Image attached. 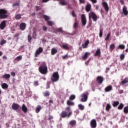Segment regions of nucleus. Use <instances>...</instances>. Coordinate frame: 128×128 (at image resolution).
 <instances>
[{
	"label": "nucleus",
	"instance_id": "1",
	"mask_svg": "<svg viewBox=\"0 0 128 128\" xmlns=\"http://www.w3.org/2000/svg\"><path fill=\"white\" fill-rule=\"evenodd\" d=\"M66 111L63 110L60 114V116L62 118H68L72 114V111L71 110L70 107H66Z\"/></svg>",
	"mask_w": 128,
	"mask_h": 128
},
{
	"label": "nucleus",
	"instance_id": "2",
	"mask_svg": "<svg viewBox=\"0 0 128 128\" xmlns=\"http://www.w3.org/2000/svg\"><path fill=\"white\" fill-rule=\"evenodd\" d=\"M8 11L5 8L0 9V20H4L8 16Z\"/></svg>",
	"mask_w": 128,
	"mask_h": 128
},
{
	"label": "nucleus",
	"instance_id": "3",
	"mask_svg": "<svg viewBox=\"0 0 128 128\" xmlns=\"http://www.w3.org/2000/svg\"><path fill=\"white\" fill-rule=\"evenodd\" d=\"M38 71L42 74H48V67L46 65L40 66L38 68Z\"/></svg>",
	"mask_w": 128,
	"mask_h": 128
},
{
	"label": "nucleus",
	"instance_id": "4",
	"mask_svg": "<svg viewBox=\"0 0 128 128\" xmlns=\"http://www.w3.org/2000/svg\"><path fill=\"white\" fill-rule=\"evenodd\" d=\"M60 79V76L58 72H54L53 73L52 76H51L50 80L51 81L53 82H58Z\"/></svg>",
	"mask_w": 128,
	"mask_h": 128
},
{
	"label": "nucleus",
	"instance_id": "5",
	"mask_svg": "<svg viewBox=\"0 0 128 128\" xmlns=\"http://www.w3.org/2000/svg\"><path fill=\"white\" fill-rule=\"evenodd\" d=\"M89 16V20H90L91 18L92 19L93 22H96L98 19V17L96 16V14H95V13L93 12H91L88 14Z\"/></svg>",
	"mask_w": 128,
	"mask_h": 128
},
{
	"label": "nucleus",
	"instance_id": "6",
	"mask_svg": "<svg viewBox=\"0 0 128 128\" xmlns=\"http://www.w3.org/2000/svg\"><path fill=\"white\" fill-rule=\"evenodd\" d=\"M88 92H86L80 95V97L82 98L80 100V102H86L88 100Z\"/></svg>",
	"mask_w": 128,
	"mask_h": 128
},
{
	"label": "nucleus",
	"instance_id": "7",
	"mask_svg": "<svg viewBox=\"0 0 128 128\" xmlns=\"http://www.w3.org/2000/svg\"><path fill=\"white\" fill-rule=\"evenodd\" d=\"M42 52L43 48L41 47H40L38 50H36L34 56H35V58L38 57V56H40V54H42Z\"/></svg>",
	"mask_w": 128,
	"mask_h": 128
},
{
	"label": "nucleus",
	"instance_id": "8",
	"mask_svg": "<svg viewBox=\"0 0 128 128\" xmlns=\"http://www.w3.org/2000/svg\"><path fill=\"white\" fill-rule=\"evenodd\" d=\"M102 6H103V7L104 8L105 12H108L109 6H108V4H107L106 2H102Z\"/></svg>",
	"mask_w": 128,
	"mask_h": 128
},
{
	"label": "nucleus",
	"instance_id": "9",
	"mask_svg": "<svg viewBox=\"0 0 128 128\" xmlns=\"http://www.w3.org/2000/svg\"><path fill=\"white\" fill-rule=\"evenodd\" d=\"M62 48L66 50H70V46L68 45L67 43H62V46H60Z\"/></svg>",
	"mask_w": 128,
	"mask_h": 128
},
{
	"label": "nucleus",
	"instance_id": "10",
	"mask_svg": "<svg viewBox=\"0 0 128 128\" xmlns=\"http://www.w3.org/2000/svg\"><path fill=\"white\" fill-rule=\"evenodd\" d=\"M81 21L82 22V24L83 26H85L86 24V20L85 14H82L81 16Z\"/></svg>",
	"mask_w": 128,
	"mask_h": 128
},
{
	"label": "nucleus",
	"instance_id": "11",
	"mask_svg": "<svg viewBox=\"0 0 128 128\" xmlns=\"http://www.w3.org/2000/svg\"><path fill=\"white\" fill-rule=\"evenodd\" d=\"M104 80V78L102 76H98V77L96 79V80H97V82L99 84H102V82H103Z\"/></svg>",
	"mask_w": 128,
	"mask_h": 128
},
{
	"label": "nucleus",
	"instance_id": "12",
	"mask_svg": "<svg viewBox=\"0 0 128 128\" xmlns=\"http://www.w3.org/2000/svg\"><path fill=\"white\" fill-rule=\"evenodd\" d=\"M90 124L92 128H96L97 126L96 120H92Z\"/></svg>",
	"mask_w": 128,
	"mask_h": 128
},
{
	"label": "nucleus",
	"instance_id": "13",
	"mask_svg": "<svg viewBox=\"0 0 128 128\" xmlns=\"http://www.w3.org/2000/svg\"><path fill=\"white\" fill-rule=\"evenodd\" d=\"M6 26V20H4L0 24V29L3 30L4 29Z\"/></svg>",
	"mask_w": 128,
	"mask_h": 128
},
{
	"label": "nucleus",
	"instance_id": "14",
	"mask_svg": "<svg viewBox=\"0 0 128 128\" xmlns=\"http://www.w3.org/2000/svg\"><path fill=\"white\" fill-rule=\"evenodd\" d=\"M20 108V106L17 104L13 103L12 105V109L14 110H16Z\"/></svg>",
	"mask_w": 128,
	"mask_h": 128
},
{
	"label": "nucleus",
	"instance_id": "15",
	"mask_svg": "<svg viewBox=\"0 0 128 128\" xmlns=\"http://www.w3.org/2000/svg\"><path fill=\"white\" fill-rule=\"evenodd\" d=\"M19 27L20 28V29L21 30L23 31L24 30H26V23H21L20 24V26H19Z\"/></svg>",
	"mask_w": 128,
	"mask_h": 128
},
{
	"label": "nucleus",
	"instance_id": "16",
	"mask_svg": "<svg viewBox=\"0 0 128 128\" xmlns=\"http://www.w3.org/2000/svg\"><path fill=\"white\" fill-rule=\"evenodd\" d=\"M122 12L125 16H127L128 15V11L127 10V8L126 6H123Z\"/></svg>",
	"mask_w": 128,
	"mask_h": 128
},
{
	"label": "nucleus",
	"instance_id": "17",
	"mask_svg": "<svg viewBox=\"0 0 128 128\" xmlns=\"http://www.w3.org/2000/svg\"><path fill=\"white\" fill-rule=\"evenodd\" d=\"M92 8V6L90 4H86V10L87 12H90Z\"/></svg>",
	"mask_w": 128,
	"mask_h": 128
},
{
	"label": "nucleus",
	"instance_id": "18",
	"mask_svg": "<svg viewBox=\"0 0 128 128\" xmlns=\"http://www.w3.org/2000/svg\"><path fill=\"white\" fill-rule=\"evenodd\" d=\"M58 2H60L59 3L62 6H66L67 5V2L65 1V0H54Z\"/></svg>",
	"mask_w": 128,
	"mask_h": 128
},
{
	"label": "nucleus",
	"instance_id": "19",
	"mask_svg": "<svg viewBox=\"0 0 128 128\" xmlns=\"http://www.w3.org/2000/svg\"><path fill=\"white\" fill-rule=\"evenodd\" d=\"M90 44V42L89 40H86L85 42V43H83L82 44V46L83 48H88V45Z\"/></svg>",
	"mask_w": 128,
	"mask_h": 128
},
{
	"label": "nucleus",
	"instance_id": "20",
	"mask_svg": "<svg viewBox=\"0 0 128 128\" xmlns=\"http://www.w3.org/2000/svg\"><path fill=\"white\" fill-rule=\"evenodd\" d=\"M22 111H23L24 114H26L28 112V108L26 107V106L24 104L22 105Z\"/></svg>",
	"mask_w": 128,
	"mask_h": 128
},
{
	"label": "nucleus",
	"instance_id": "21",
	"mask_svg": "<svg viewBox=\"0 0 128 128\" xmlns=\"http://www.w3.org/2000/svg\"><path fill=\"white\" fill-rule=\"evenodd\" d=\"M112 85H110L109 86H108L106 88H105L104 90L106 92H109L112 91Z\"/></svg>",
	"mask_w": 128,
	"mask_h": 128
},
{
	"label": "nucleus",
	"instance_id": "22",
	"mask_svg": "<svg viewBox=\"0 0 128 128\" xmlns=\"http://www.w3.org/2000/svg\"><path fill=\"white\" fill-rule=\"evenodd\" d=\"M69 124L71 126H76V120H71L70 121Z\"/></svg>",
	"mask_w": 128,
	"mask_h": 128
},
{
	"label": "nucleus",
	"instance_id": "23",
	"mask_svg": "<svg viewBox=\"0 0 128 128\" xmlns=\"http://www.w3.org/2000/svg\"><path fill=\"white\" fill-rule=\"evenodd\" d=\"M100 54H101L100 49L98 48V50H96V52L94 54V56L100 57Z\"/></svg>",
	"mask_w": 128,
	"mask_h": 128
},
{
	"label": "nucleus",
	"instance_id": "24",
	"mask_svg": "<svg viewBox=\"0 0 128 128\" xmlns=\"http://www.w3.org/2000/svg\"><path fill=\"white\" fill-rule=\"evenodd\" d=\"M90 54L88 52H86L84 56H82V60H86L90 56Z\"/></svg>",
	"mask_w": 128,
	"mask_h": 128
},
{
	"label": "nucleus",
	"instance_id": "25",
	"mask_svg": "<svg viewBox=\"0 0 128 128\" xmlns=\"http://www.w3.org/2000/svg\"><path fill=\"white\" fill-rule=\"evenodd\" d=\"M66 104H68V106H74V103L73 102H72L70 100H68L66 102Z\"/></svg>",
	"mask_w": 128,
	"mask_h": 128
},
{
	"label": "nucleus",
	"instance_id": "26",
	"mask_svg": "<svg viewBox=\"0 0 128 128\" xmlns=\"http://www.w3.org/2000/svg\"><path fill=\"white\" fill-rule=\"evenodd\" d=\"M58 52V50L56 48H52L51 50V54L54 55Z\"/></svg>",
	"mask_w": 128,
	"mask_h": 128
},
{
	"label": "nucleus",
	"instance_id": "27",
	"mask_svg": "<svg viewBox=\"0 0 128 128\" xmlns=\"http://www.w3.org/2000/svg\"><path fill=\"white\" fill-rule=\"evenodd\" d=\"M128 83V78H125L124 80L122 81L121 84L124 85Z\"/></svg>",
	"mask_w": 128,
	"mask_h": 128
},
{
	"label": "nucleus",
	"instance_id": "28",
	"mask_svg": "<svg viewBox=\"0 0 128 128\" xmlns=\"http://www.w3.org/2000/svg\"><path fill=\"white\" fill-rule=\"evenodd\" d=\"M22 56L20 55L19 56H18L17 58H15L14 60V62H19L20 60H22Z\"/></svg>",
	"mask_w": 128,
	"mask_h": 128
},
{
	"label": "nucleus",
	"instance_id": "29",
	"mask_svg": "<svg viewBox=\"0 0 128 128\" xmlns=\"http://www.w3.org/2000/svg\"><path fill=\"white\" fill-rule=\"evenodd\" d=\"M125 48V45L124 44H120L118 47H117V50H124Z\"/></svg>",
	"mask_w": 128,
	"mask_h": 128
},
{
	"label": "nucleus",
	"instance_id": "30",
	"mask_svg": "<svg viewBox=\"0 0 128 128\" xmlns=\"http://www.w3.org/2000/svg\"><path fill=\"white\" fill-rule=\"evenodd\" d=\"M41 110H42V107L38 105V106H37V107L36 108V113L38 114V112H40Z\"/></svg>",
	"mask_w": 128,
	"mask_h": 128
},
{
	"label": "nucleus",
	"instance_id": "31",
	"mask_svg": "<svg viewBox=\"0 0 128 128\" xmlns=\"http://www.w3.org/2000/svg\"><path fill=\"white\" fill-rule=\"evenodd\" d=\"M56 32H60L62 34H64V32L62 30V28H57L56 30Z\"/></svg>",
	"mask_w": 128,
	"mask_h": 128
},
{
	"label": "nucleus",
	"instance_id": "32",
	"mask_svg": "<svg viewBox=\"0 0 128 128\" xmlns=\"http://www.w3.org/2000/svg\"><path fill=\"white\" fill-rule=\"evenodd\" d=\"M1 86L4 90L8 89V85L6 83H3Z\"/></svg>",
	"mask_w": 128,
	"mask_h": 128
},
{
	"label": "nucleus",
	"instance_id": "33",
	"mask_svg": "<svg viewBox=\"0 0 128 128\" xmlns=\"http://www.w3.org/2000/svg\"><path fill=\"white\" fill-rule=\"evenodd\" d=\"M120 104V102L118 101H114L113 102L112 106L114 107H117Z\"/></svg>",
	"mask_w": 128,
	"mask_h": 128
},
{
	"label": "nucleus",
	"instance_id": "34",
	"mask_svg": "<svg viewBox=\"0 0 128 128\" xmlns=\"http://www.w3.org/2000/svg\"><path fill=\"white\" fill-rule=\"evenodd\" d=\"M112 108V106L110 104H108L106 106V112H109L110 109Z\"/></svg>",
	"mask_w": 128,
	"mask_h": 128
},
{
	"label": "nucleus",
	"instance_id": "35",
	"mask_svg": "<svg viewBox=\"0 0 128 128\" xmlns=\"http://www.w3.org/2000/svg\"><path fill=\"white\" fill-rule=\"evenodd\" d=\"M32 38L30 34H28V42H30V44L32 42Z\"/></svg>",
	"mask_w": 128,
	"mask_h": 128
},
{
	"label": "nucleus",
	"instance_id": "36",
	"mask_svg": "<svg viewBox=\"0 0 128 128\" xmlns=\"http://www.w3.org/2000/svg\"><path fill=\"white\" fill-rule=\"evenodd\" d=\"M123 112H124V114H128V106H125L123 109Z\"/></svg>",
	"mask_w": 128,
	"mask_h": 128
},
{
	"label": "nucleus",
	"instance_id": "37",
	"mask_svg": "<svg viewBox=\"0 0 128 128\" xmlns=\"http://www.w3.org/2000/svg\"><path fill=\"white\" fill-rule=\"evenodd\" d=\"M42 94H44V96H49L50 95V93L49 91H48V90L43 92Z\"/></svg>",
	"mask_w": 128,
	"mask_h": 128
},
{
	"label": "nucleus",
	"instance_id": "38",
	"mask_svg": "<svg viewBox=\"0 0 128 128\" xmlns=\"http://www.w3.org/2000/svg\"><path fill=\"white\" fill-rule=\"evenodd\" d=\"M32 38L34 39H36V37H37V33H36V32L34 30L33 32V33H32Z\"/></svg>",
	"mask_w": 128,
	"mask_h": 128
},
{
	"label": "nucleus",
	"instance_id": "39",
	"mask_svg": "<svg viewBox=\"0 0 128 128\" xmlns=\"http://www.w3.org/2000/svg\"><path fill=\"white\" fill-rule=\"evenodd\" d=\"M42 16L44 17V19L46 22H48L50 20V18L48 16L44 15Z\"/></svg>",
	"mask_w": 128,
	"mask_h": 128
},
{
	"label": "nucleus",
	"instance_id": "40",
	"mask_svg": "<svg viewBox=\"0 0 128 128\" xmlns=\"http://www.w3.org/2000/svg\"><path fill=\"white\" fill-rule=\"evenodd\" d=\"M76 95L72 94L71 95L69 98V100H74V99H76Z\"/></svg>",
	"mask_w": 128,
	"mask_h": 128
},
{
	"label": "nucleus",
	"instance_id": "41",
	"mask_svg": "<svg viewBox=\"0 0 128 128\" xmlns=\"http://www.w3.org/2000/svg\"><path fill=\"white\" fill-rule=\"evenodd\" d=\"M124 107V105L123 104L121 103L120 104V105L118 106V110H122V109H123Z\"/></svg>",
	"mask_w": 128,
	"mask_h": 128
},
{
	"label": "nucleus",
	"instance_id": "42",
	"mask_svg": "<svg viewBox=\"0 0 128 128\" xmlns=\"http://www.w3.org/2000/svg\"><path fill=\"white\" fill-rule=\"evenodd\" d=\"M10 78V74H5L4 75H3V78L6 79H8Z\"/></svg>",
	"mask_w": 128,
	"mask_h": 128
},
{
	"label": "nucleus",
	"instance_id": "43",
	"mask_svg": "<svg viewBox=\"0 0 128 128\" xmlns=\"http://www.w3.org/2000/svg\"><path fill=\"white\" fill-rule=\"evenodd\" d=\"M78 107L79 108V109L81 110H84V106L81 104L78 105Z\"/></svg>",
	"mask_w": 128,
	"mask_h": 128
},
{
	"label": "nucleus",
	"instance_id": "44",
	"mask_svg": "<svg viewBox=\"0 0 128 128\" xmlns=\"http://www.w3.org/2000/svg\"><path fill=\"white\" fill-rule=\"evenodd\" d=\"M6 42H7L6 40L4 39H3L2 40H0V44L1 46H2V45L6 44Z\"/></svg>",
	"mask_w": 128,
	"mask_h": 128
},
{
	"label": "nucleus",
	"instance_id": "45",
	"mask_svg": "<svg viewBox=\"0 0 128 128\" xmlns=\"http://www.w3.org/2000/svg\"><path fill=\"white\" fill-rule=\"evenodd\" d=\"M20 4V2L14 3V4H12V7L15 8L16 6H19Z\"/></svg>",
	"mask_w": 128,
	"mask_h": 128
},
{
	"label": "nucleus",
	"instance_id": "46",
	"mask_svg": "<svg viewBox=\"0 0 128 128\" xmlns=\"http://www.w3.org/2000/svg\"><path fill=\"white\" fill-rule=\"evenodd\" d=\"M70 58V56H68V54H66V55L64 56H62V60H68V58Z\"/></svg>",
	"mask_w": 128,
	"mask_h": 128
},
{
	"label": "nucleus",
	"instance_id": "47",
	"mask_svg": "<svg viewBox=\"0 0 128 128\" xmlns=\"http://www.w3.org/2000/svg\"><path fill=\"white\" fill-rule=\"evenodd\" d=\"M22 18V16L20 14H18L15 16L16 20H20Z\"/></svg>",
	"mask_w": 128,
	"mask_h": 128
},
{
	"label": "nucleus",
	"instance_id": "48",
	"mask_svg": "<svg viewBox=\"0 0 128 128\" xmlns=\"http://www.w3.org/2000/svg\"><path fill=\"white\" fill-rule=\"evenodd\" d=\"M115 48V44H112L110 46V49L111 50H114Z\"/></svg>",
	"mask_w": 128,
	"mask_h": 128
},
{
	"label": "nucleus",
	"instance_id": "49",
	"mask_svg": "<svg viewBox=\"0 0 128 128\" xmlns=\"http://www.w3.org/2000/svg\"><path fill=\"white\" fill-rule=\"evenodd\" d=\"M48 24L50 26H52L54 24L52 20H48L47 22Z\"/></svg>",
	"mask_w": 128,
	"mask_h": 128
},
{
	"label": "nucleus",
	"instance_id": "50",
	"mask_svg": "<svg viewBox=\"0 0 128 128\" xmlns=\"http://www.w3.org/2000/svg\"><path fill=\"white\" fill-rule=\"evenodd\" d=\"M124 58H125V55L124 54H121V55H120V60H123Z\"/></svg>",
	"mask_w": 128,
	"mask_h": 128
},
{
	"label": "nucleus",
	"instance_id": "51",
	"mask_svg": "<svg viewBox=\"0 0 128 128\" xmlns=\"http://www.w3.org/2000/svg\"><path fill=\"white\" fill-rule=\"evenodd\" d=\"M38 82V80L34 81V86H37L39 85Z\"/></svg>",
	"mask_w": 128,
	"mask_h": 128
},
{
	"label": "nucleus",
	"instance_id": "52",
	"mask_svg": "<svg viewBox=\"0 0 128 128\" xmlns=\"http://www.w3.org/2000/svg\"><path fill=\"white\" fill-rule=\"evenodd\" d=\"M110 35H111V34H110V33H108V34L106 36V38H105V40H106V41L108 40Z\"/></svg>",
	"mask_w": 128,
	"mask_h": 128
},
{
	"label": "nucleus",
	"instance_id": "53",
	"mask_svg": "<svg viewBox=\"0 0 128 128\" xmlns=\"http://www.w3.org/2000/svg\"><path fill=\"white\" fill-rule=\"evenodd\" d=\"M36 12H38V11H40L42 10V8L40 6H36Z\"/></svg>",
	"mask_w": 128,
	"mask_h": 128
},
{
	"label": "nucleus",
	"instance_id": "54",
	"mask_svg": "<svg viewBox=\"0 0 128 128\" xmlns=\"http://www.w3.org/2000/svg\"><path fill=\"white\" fill-rule=\"evenodd\" d=\"M102 34H103V30H100V32L99 33V36L100 38H102Z\"/></svg>",
	"mask_w": 128,
	"mask_h": 128
},
{
	"label": "nucleus",
	"instance_id": "55",
	"mask_svg": "<svg viewBox=\"0 0 128 128\" xmlns=\"http://www.w3.org/2000/svg\"><path fill=\"white\" fill-rule=\"evenodd\" d=\"M50 88V82H48L46 83V90Z\"/></svg>",
	"mask_w": 128,
	"mask_h": 128
},
{
	"label": "nucleus",
	"instance_id": "56",
	"mask_svg": "<svg viewBox=\"0 0 128 128\" xmlns=\"http://www.w3.org/2000/svg\"><path fill=\"white\" fill-rule=\"evenodd\" d=\"M72 16H73L74 18L76 17V13H74V11L72 12Z\"/></svg>",
	"mask_w": 128,
	"mask_h": 128
},
{
	"label": "nucleus",
	"instance_id": "57",
	"mask_svg": "<svg viewBox=\"0 0 128 128\" xmlns=\"http://www.w3.org/2000/svg\"><path fill=\"white\" fill-rule=\"evenodd\" d=\"M47 30V28L46 26H42V30L46 32Z\"/></svg>",
	"mask_w": 128,
	"mask_h": 128
},
{
	"label": "nucleus",
	"instance_id": "58",
	"mask_svg": "<svg viewBox=\"0 0 128 128\" xmlns=\"http://www.w3.org/2000/svg\"><path fill=\"white\" fill-rule=\"evenodd\" d=\"M80 4H84L86 2V0H80Z\"/></svg>",
	"mask_w": 128,
	"mask_h": 128
},
{
	"label": "nucleus",
	"instance_id": "59",
	"mask_svg": "<svg viewBox=\"0 0 128 128\" xmlns=\"http://www.w3.org/2000/svg\"><path fill=\"white\" fill-rule=\"evenodd\" d=\"M11 76L13 77L16 76V74L14 72H10Z\"/></svg>",
	"mask_w": 128,
	"mask_h": 128
},
{
	"label": "nucleus",
	"instance_id": "60",
	"mask_svg": "<svg viewBox=\"0 0 128 128\" xmlns=\"http://www.w3.org/2000/svg\"><path fill=\"white\" fill-rule=\"evenodd\" d=\"M53 118H54V117L52 116H48V120H52Z\"/></svg>",
	"mask_w": 128,
	"mask_h": 128
},
{
	"label": "nucleus",
	"instance_id": "61",
	"mask_svg": "<svg viewBox=\"0 0 128 128\" xmlns=\"http://www.w3.org/2000/svg\"><path fill=\"white\" fill-rule=\"evenodd\" d=\"M68 8L70 10H72V7L71 4H68Z\"/></svg>",
	"mask_w": 128,
	"mask_h": 128
},
{
	"label": "nucleus",
	"instance_id": "62",
	"mask_svg": "<svg viewBox=\"0 0 128 128\" xmlns=\"http://www.w3.org/2000/svg\"><path fill=\"white\" fill-rule=\"evenodd\" d=\"M93 4H96L97 2V0H90Z\"/></svg>",
	"mask_w": 128,
	"mask_h": 128
},
{
	"label": "nucleus",
	"instance_id": "63",
	"mask_svg": "<svg viewBox=\"0 0 128 128\" xmlns=\"http://www.w3.org/2000/svg\"><path fill=\"white\" fill-rule=\"evenodd\" d=\"M50 0H42V2L46 3L49 2Z\"/></svg>",
	"mask_w": 128,
	"mask_h": 128
},
{
	"label": "nucleus",
	"instance_id": "64",
	"mask_svg": "<svg viewBox=\"0 0 128 128\" xmlns=\"http://www.w3.org/2000/svg\"><path fill=\"white\" fill-rule=\"evenodd\" d=\"M74 28H78V23L75 22V23L74 24Z\"/></svg>",
	"mask_w": 128,
	"mask_h": 128
}]
</instances>
